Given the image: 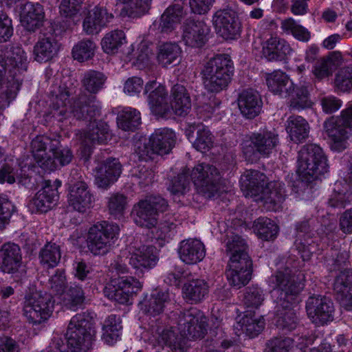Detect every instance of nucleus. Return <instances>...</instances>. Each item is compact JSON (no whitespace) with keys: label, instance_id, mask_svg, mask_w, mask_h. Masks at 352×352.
<instances>
[{"label":"nucleus","instance_id":"nucleus-2","mask_svg":"<svg viewBox=\"0 0 352 352\" xmlns=\"http://www.w3.org/2000/svg\"><path fill=\"white\" fill-rule=\"evenodd\" d=\"M233 71V63L228 55L219 54L210 58L201 72L206 89L212 93L225 89L230 82Z\"/></svg>","mask_w":352,"mask_h":352},{"label":"nucleus","instance_id":"nucleus-14","mask_svg":"<svg viewBox=\"0 0 352 352\" xmlns=\"http://www.w3.org/2000/svg\"><path fill=\"white\" fill-rule=\"evenodd\" d=\"M20 85L17 74L13 72L1 52L0 54V91L5 98L0 99V116L3 110L15 98Z\"/></svg>","mask_w":352,"mask_h":352},{"label":"nucleus","instance_id":"nucleus-30","mask_svg":"<svg viewBox=\"0 0 352 352\" xmlns=\"http://www.w3.org/2000/svg\"><path fill=\"white\" fill-rule=\"evenodd\" d=\"M292 49L289 44L278 36H271L263 46V56L268 60H281L290 55Z\"/></svg>","mask_w":352,"mask_h":352},{"label":"nucleus","instance_id":"nucleus-46","mask_svg":"<svg viewBox=\"0 0 352 352\" xmlns=\"http://www.w3.org/2000/svg\"><path fill=\"white\" fill-rule=\"evenodd\" d=\"M58 144V141L52 140L45 136H36L31 142V151L34 160L38 166L43 168V163L46 161L49 155L45 150L49 147V151L55 149V146Z\"/></svg>","mask_w":352,"mask_h":352},{"label":"nucleus","instance_id":"nucleus-41","mask_svg":"<svg viewBox=\"0 0 352 352\" xmlns=\"http://www.w3.org/2000/svg\"><path fill=\"white\" fill-rule=\"evenodd\" d=\"M111 138L109 126L102 121L94 120L88 126L87 131L85 133V144L89 146L91 144H105Z\"/></svg>","mask_w":352,"mask_h":352},{"label":"nucleus","instance_id":"nucleus-5","mask_svg":"<svg viewBox=\"0 0 352 352\" xmlns=\"http://www.w3.org/2000/svg\"><path fill=\"white\" fill-rule=\"evenodd\" d=\"M324 129L331 138V149L338 152L344 150L352 129V104L341 111L340 116H332L324 122Z\"/></svg>","mask_w":352,"mask_h":352},{"label":"nucleus","instance_id":"nucleus-37","mask_svg":"<svg viewBox=\"0 0 352 352\" xmlns=\"http://www.w3.org/2000/svg\"><path fill=\"white\" fill-rule=\"evenodd\" d=\"M284 184L279 182L267 184L261 192L260 199L268 210H276L285 199Z\"/></svg>","mask_w":352,"mask_h":352},{"label":"nucleus","instance_id":"nucleus-13","mask_svg":"<svg viewBox=\"0 0 352 352\" xmlns=\"http://www.w3.org/2000/svg\"><path fill=\"white\" fill-rule=\"evenodd\" d=\"M207 319L203 312L192 307L179 316L178 327L183 337L192 339L202 338L207 331Z\"/></svg>","mask_w":352,"mask_h":352},{"label":"nucleus","instance_id":"nucleus-7","mask_svg":"<svg viewBox=\"0 0 352 352\" xmlns=\"http://www.w3.org/2000/svg\"><path fill=\"white\" fill-rule=\"evenodd\" d=\"M120 232L119 226L113 223L102 221L89 228L87 237V247L94 255L107 253Z\"/></svg>","mask_w":352,"mask_h":352},{"label":"nucleus","instance_id":"nucleus-12","mask_svg":"<svg viewBox=\"0 0 352 352\" xmlns=\"http://www.w3.org/2000/svg\"><path fill=\"white\" fill-rule=\"evenodd\" d=\"M190 176L197 190L211 197L219 190L220 173L213 165L201 163L190 170Z\"/></svg>","mask_w":352,"mask_h":352},{"label":"nucleus","instance_id":"nucleus-53","mask_svg":"<svg viewBox=\"0 0 352 352\" xmlns=\"http://www.w3.org/2000/svg\"><path fill=\"white\" fill-rule=\"evenodd\" d=\"M117 123L124 131H133L141 124L140 113L135 109L125 107L118 113Z\"/></svg>","mask_w":352,"mask_h":352},{"label":"nucleus","instance_id":"nucleus-23","mask_svg":"<svg viewBox=\"0 0 352 352\" xmlns=\"http://www.w3.org/2000/svg\"><path fill=\"white\" fill-rule=\"evenodd\" d=\"M22 265L20 247L13 243L3 244L0 248V271L6 274L16 273Z\"/></svg>","mask_w":352,"mask_h":352},{"label":"nucleus","instance_id":"nucleus-59","mask_svg":"<svg viewBox=\"0 0 352 352\" xmlns=\"http://www.w3.org/2000/svg\"><path fill=\"white\" fill-rule=\"evenodd\" d=\"M125 42V34L122 30L110 32L104 36L101 45L107 54H114Z\"/></svg>","mask_w":352,"mask_h":352},{"label":"nucleus","instance_id":"nucleus-35","mask_svg":"<svg viewBox=\"0 0 352 352\" xmlns=\"http://www.w3.org/2000/svg\"><path fill=\"white\" fill-rule=\"evenodd\" d=\"M195 131L197 132V138L193 142L195 148L201 153L209 151L213 146L214 137L210 131L201 123H193L189 125L186 131L188 139L191 141V138Z\"/></svg>","mask_w":352,"mask_h":352},{"label":"nucleus","instance_id":"nucleus-57","mask_svg":"<svg viewBox=\"0 0 352 352\" xmlns=\"http://www.w3.org/2000/svg\"><path fill=\"white\" fill-rule=\"evenodd\" d=\"M280 28L284 32L292 34L298 41L307 42L310 39L311 34L308 30L292 17L283 20Z\"/></svg>","mask_w":352,"mask_h":352},{"label":"nucleus","instance_id":"nucleus-38","mask_svg":"<svg viewBox=\"0 0 352 352\" xmlns=\"http://www.w3.org/2000/svg\"><path fill=\"white\" fill-rule=\"evenodd\" d=\"M59 50V44L53 36L40 38L34 46V59L39 62H47L55 57Z\"/></svg>","mask_w":352,"mask_h":352},{"label":"nucleus","instance_id":"nucleus-42","mask_svg":"<svg viewBox=\"0 0 352 352\" xmlns=\"http://www.w3.org/2000/svg\"><path fill=\"white\" fill-rule=\"evenodd\" d=\"M182 50L175 43L167 42L158 46L157 60L164 67L176 65L181 60Z\"/></svg>","mask_w":352,"mask_h":352},{"label":"nucleus","instance_id":"nucleus-63","mask_svg":"<svg viewBox=\"0 0 352 352\" xmlns=\"http://www.w3.org/2000/svg\"><path fill=\"white\" fill-rule=\"evenodd\" d=\"M52 106L54 109L60 110L59 114L66 116L67 112V104L69 103V94L65 87L59 86L52 91Z\"/></svg>","mask_w":352,"mask_h":352},{"label":"nucleus","instance_id":"nucleus-29","mask_svg":"<svg viewBox=\"0 0 352 352\" xmlns=\"http://www.w3.org/2000/svg\"><path fill=\"white\" fill-rule=\"evenodd\" d=\"M69 109L74 116L78 120L89 119L91 120L100 113V107L94 96H79Z\"/></svg>","mask_w":352,"mask_h":352},{"label":"nucleus","instance_id":"nucleus-26","mask_svg":"<svg viewBox=\"0 0 352 352\" xmlns=\"http://www.w3.org/2000/svg\"><path fill=\"white\" fill-rule=\"evenodd\" d=\"M333 290L342 307L346 310H352V270L340 272L336 276Z\"/></svg>","mask_w":352,"mask_h":352},{"label":"nucleus","instance_id":"nucleus-20","mask_svg":"<svg viewBox=\"0 0 352 352\" xmlns=\"http://www.w3.org/2000/svg\"><path fill=\"white\" fill-rule=\"evenodd\" d=\"M53 186L50 181L45 182V186L35 195L30 204V207L34 212H46L52 209L58 199L57 188L60 186L59 180L54 182Z\"/></svg>","mask_w":352,"mask_h":352},{"label":"nucleus","instance_id":"nucleus-32","mask_svg":"<svg viewBox=\"0 0 352 352\" xmlns=\"http://www.w3.org/2000/svg\"><path fill=\"white\" fill-rule=\"evenodd\" d=\"M265 80L269 90L281 98H287L293 89V82L280 70L266 74Z\"/></svg>","mask_w":352,"mask_h":352},{"label":"nucleus","instance_id":"nucleus-51","mask_svg":"<svg viewBox=\"0 0 352 352\" xmlns=\"http://www.w3.org/2000/svg\"><path fill=\"white\" fill-rule=\"evenodd\" d=\"M286 98L289 100V106L296 109L310 107L312 104L308 87L305 85L295 87L293 83V89Z\"/></svg>","mask_w":352,"mask_h":352},{"label":"nucleus","instance_id":"nucleus-17","mask_svg":"<svg viewBox=\"0 0 352 352\" xmlns=\"http://www.w3.org/2000/svg\"><path fill=\"white\" fill-rule=\"evenodd\" d=\"M142 283L133 277H120L116 285L107 287L105 291L107 297L120 304L127 303L131 297L140 292Z\"/></svg>","mask_w":352,"mask_h":352},{"label":"nucleus","instance_id":"nucleus-15","mask_svg":"<svg viewBox=\"0 0 352 352\" xmlns=\"http://www.w3.org/2000/svg\"><path fill=\"white\" fill-rule=\"evenodd\" d=\"M306 311L308 318L316 326H324L334 320L333 302L324 296H310L306 302Z\"/></svg>","mask_w":352,"mask_h":352},{"label":"nucleus","instance_id":"nucleus-36","mask_svg":"<svg viewBox=\"0 0 352 352\" xmlns=\"http://www.w3.org/2000/svg\"><path fill=\"white\" fill-rule=\"evenodd\" d=\"M315 220L310 219L309 220L302 221L296 226L297 239L296 240V245L299 253L301 254L302 258L308 260L310 258L312 252L314 250V246L307 241L306 237H309L311 229L314 226Z\"/></svg>","mask_w":352,"mask_h":352},{"label":"nucleus","instance_id":"nucleus-33","mask_svg":"<svg viewBox=\"0 0 352 352\" xmlns=\"http://www.w3.org/2000/svg\"><path fill=\"white\" fill-rule=\"evenodd\" d=\"M43 20L44 11L41 5L27 3L23 6L21 22L27 30L34 32L43 25Z\"/></svg>","mask_w":352,"mask_h":352},{"label":"nucleus","instance_id":"nucleus-11","mask_svg":"<svg viewBox=\"0 0 352 352\" xmlns=\"http://www.w3.org/2000/svg\"><path fill=\"white\" fill-rule=\"evenodd\" d=\"M175 143V134L168 129H159L151 135L147 143L138 146L136 152L143 160L153 158L154 154H168Z\"/></svg>","mask_w":352,"mask_h":352},{"label":"nucleus","instance_id":"nucleus-9","mask_svg":"<svg viewBox=\"0 0 352 352\" xmlns=\"http://www.w3.org/2000/svg\"><path fill=\"white\" fill-rule=\"evenodd\" d=\"M278 144L276 133L270 131L253 133L249 140L242 144V151L245 158L253 161L259 156L267 157Z\"/></svg>","mask_w":352,"mask_h":352},{"label":"nucleus","instance_id":"nucleus-8","mask_svg":"<svg viewBox=\"0 0 352 352\" xmlns=\"http://www.w3.org/2000/svg\"><path fill=\"white\" fill-rule=\"evenodd\" d=\"M88 178L78 169L71 171L69 177L68 201L73 208L79 212H85L92 207L94 197L91 193Z\"/></svg>","mask_w":352,"mask_h":352},{"label":"nucleus","instance_id":"nucleus-55","mask_svg":"<svg viewBox=\"0 0 352 352\" xmlns=\"http://www.w3.org/2000/svg\"><path fill=\"white\" fill-rule=\"evenodd\" d=\"M2 53L14 72L17 73L20 69H26L27 56L21 47H11Z\"/></svg>","mask_w":352,"mask_h":352},{"label":"nucleus","instance_id":"nucleus-10","mask_svg":"<svg viewBox=\"0 0 352 352\" xmlns=\"http://www.w3.org/2000/svg\"><path fill=\"white\" fill-rule=\"evenodd\" d=\"M150 331L148 341L154 347L164 350V346H167L172 352H185L184 338L176 328L156 320L155 324H151Z\"/></svg>","mask_w":352,"mask_h":352},{"label":"nucleus","instance_id":"nucleus-3","mask_svg":"<svg viewBox=\"0 0 352 352\" xmlns=\"http://www.w3.org/2000/svg\"><path fill=\"white\" fill-rule=\"evenodd\" d=\"M305 275L289 267L278 270L269 279L275 302L295 300L304 287Z\"/></svg>","mask_w":352,"mask_h":352},{"label":"nucleus","instance_id":"nucleus-47","mask_svg":"<svg viewBox=\"0 0 352 352\" xmlns=\"http://www.w3.org/2000/svg\"><path fill=\"white\" fill-rule=\"evenodd\" d=\"M168 300V293L156 292L140 302V309L150 316H158L164 311V305Z\"/></svg>","mask_w":352,"mask_h":352},{"label":"nucleus","instance_id":"nucleus-61","mask_svg":"<svg viewBox=\"0 0 352 352\" xmlns=\"http://www.w3.org/2000/svg\"><path fill=\"white\" fill-rule=\"evenodd\" d=\"M85 300L84 293L78 286L71 287L63 294V306L69 310L76 311L81 307Z\"/></svg>","mask_w":352,"mask_h":352},{"label":"nucleus","instance_id":"nucleus-64","mask_svg":"<svg viewBox=\"0 0 352 352\" xmlns=\"http://www.w3.org/2000/svg\"><path fill=\"white\" fill-rule=\"evenodd\" d=\"M190 169L184 168L177 177L171 180L168 190L174 195H183L188 190L190 184Z\"/></svg>","mask_w":352,"mask_h":352},{"label":"nucleus","instance_id":"nucleus-27","mask_svg":"<svg viewBox=\"0 0 352 352\" xmlns=\"http://www.w3.org/2000/svg\"><path fill=\"white\" fill-rule=\"evenodd\" d=\"M178 253L184 263L194 265L204 259L206 256V248L200 240L188 239L180 243Z\"/></svg>","mask_w":352,"mask_h":352},{"label":"nucleus","instance_id":"nucleus-28","mask_svg":"<svg viewBox=\"0 0 352 352\" xmlns=\"http://www.w3.org/2000/svg\"><path fill=\"white\" fill-rule=\"evenodd\" d=\"M238 105L241 114L248 119H252L260 113L262 100L256 91L246 89L239 94Z\"/></svg>","mask_w":352,"mask_h":352},{"label":"nucleus","instance_id":"nucleus-43","mask_svg":"<svg viewBox=\"0 0 352 352\" xmlns=\"http://www.w3.org/2000/svg\"><path fill=\"white\" fill-rule=\"evenodd\" d=\"M185 300L190 303L201 302L208 293V285L203 279H193L185 283L182 289Z\"/></svg>","mask_w":352,"mask_h":352},{"label":"nucleus","instance_id":"nucleus-18","mask_svg":"<svg viewBox=\"0 0 352 352\" xmlns=\"http://www.w3.org/2000/svg\"><path fill=\"white\" fill-rule=\"evenodd\" d=\"M145 93H149L148 104L151 111L156 116H166L171 112V106L168 102V92L164 86L157 85L154 80L147 82Z\"/></svg>","mask_w":352,"mask_h":352},{"label":"nucleus","instance_id":"nucleus-4","mask_svg":"<svg viewBox=\"0 0 352 352\" xmlns=\"http://www.w3.org/2000/svg\"><path fill=\"white\" fill-rule=\"evenodd\" d=\"M327 159L316 144H307L298 152V173L308 182L317 179L328 171Z\"/></svg>","mask_w":352,"mask_h":352},{"label":"nucleus","instance_id":"nucleus-44","mask_svg":"<svg viewBox=\"0 0 352 352\" xmlns=\"http://www.w3.org/2000/svg\"><path fill=\"white\" fill-rule=\"evenodd\" d=\"M52 155H49L47 159L43 163V169L54 170L60 166L69 164L73 158V155L68 148H60V142L55 146V149L51 150Z\"/></svg>","mask_w":352,"mask_h":352},{"label":"nucleus","instance_id":"nucleus-45","mask_svg":"<svg viewBox=\"0 0 352 352\" xmlns=\"http://www.w3.org/2000/svg\"><path fill=\"white\" fill-rule=\"evenodd\" d=\"M286 129L292 141L299 143L309 136V125L300 116H290L287 120Z\"/></svg>","mask_w":352,"mask_h":352},{"label":"nucleus","instance_id":"nucleus-21","mask_svg":"<svg viewBox=\"0 0 352 352\" xmlns=\"http://www.w3.org/2000/svg\"><path fill=\"white\" fill-rule=\"evenodd\" d=\"M210 32V28L203 21L187 19L183 25L182 38L186 45L200 47L203 46Z\"/></svg>","mask_w":352,"mask_h":352},{"label":"nucleus","instance_id":"nucleus-34","mask_svg":"<svg viewBox=\"0 0 352 352\" xmlns=\"http://www.w3.org/2000/svg\"><path fill=\"white\" fill-rule=\"evenodd\" d=\"M171 111L177 116L186 115L191 109V98L186 87L177 83L170 90Z\"/></svg>","mask_w":352,"mask_h":352},{"label":"nucleus","instance_id":"nucleus-31","mask_svg":"<svg viewBox=\"0 0 352 352\" xmlns=\"http://www.w3.org/2000/svg\"><path fill=\"white\" fill-rule=\"evenodd\" d=\"M113 17L105 8L95 7L85 18L83 30L87 34H98Z\"/></svg>","mask_w":352,"mask_h":352},{"label":"nucleus","instance_id":"nucleus-54","mask_svg":"<svg viewBox=\"0 0 352 352\" xmlns=\"http://www.w3.org/2000/svg\"><path fill=\"white\" fill-rule=\"evenodd\" d=\"M38 258L42 265L54 267L61 258L60 247L55 243H47L39 252Z\"/></svg>","mask_w":352,"mask_h":352},{"label":"nucleus","instance_id":"nucleus-60","mask_svg":"<svg viewBox=\"0 0 352 352\" xmlns=\"http://www.w3.org/2000/svg\"><path fill=\"white\" fill-rule=\"evenodd\" d=\"M106 81L105 76L97 71L87 72L82 80L83 87L91 94H96L102 89Z\"/></svg>","mask_w":352,"mask_h":352},{"label":"nucleus","instance_id":"nucleus-39","mask_svg":"<svg viewBox=\"0 0 352 352\" xmlns=\"http://www.w3.org/2000/svg\"><path fill=\"white\" fill-rule=\"evenodd\" d=\"M341 60L342 56L340 52H332L329 56L317 60L313 67V74L318 80L328 78L341 64Z\"/></svg>","mask_w":352,"mask_h":352},{"label":"nucleus","instance_id":"nucleus-16","mask_svg":"<svg viewBox=\"0 0 352 352\" xmlns=\"http://www.w3.org/2000/svg\"><path fill=\"white\" fill-rule=\"evenodd\" d=\"M212 22L217 34L225 40H235L241 35V25L232 10H218L213 16Z\"/></svg>","mask_w":352,"mask_h":352},{"label":"nucleus","instance_id":"nucleus-22","mask_svg":"<svg viewBox=\"0 0 352 352\" xmlns=\"http://www.w3.org/2000/svg\"><path fill=\"white\" fill-rule=\"evenodd\" d=\"M252 261H245L232 258L229 261L226 277L229 284L237 289L246 285L252 278Z\"/></svg>","mask_w":352,"mask_h":352},{"label":"nucleus","instance_id":"nucleus-56","mask_svg":"<svg viewBox=\"0 0 352 352\" xmlns=\"http://www.w3.org/2000/svg\"><path fill=\"white\" fill-rule=\"evenodd\" d=\"M254 227L257 236L265 241L274 239L278 231L277 225L267 217L258 218L255 221Z\"/></svg>","mask_w":352,"mask_h":352},{"label":"nucleus","instance_id":"nucleus-25","mask_svg":"<svg viewBox=\"0 0 352 352\" xmlns=\"http://www.w3.org/2000/svg\"><path fill=\"white\" fill-rule=\"evenodd\" d=\"M121 174L118 160L109 158L96 167V182L99 188H107L113 184Z\"/></svg>","mask_w":352,"mask_h":352},{"label":"nucleus","instance_id":"nucleus-40","mask_svg":"<svg viewBox=\"0 0 352 352\" xmlns=\"http://www.w3.org/2000/svg\"><path fill=\"white\" fill-rule=\"evenodd\" d=\"M265 327L264 318L255 314H249L243 316L234 326L238 335L245 334L253 338L260 333Z\"/></svg>","mask_w":352,"mask_h":352},{"label":"nucleus","instance_id":"nucleus-58","mask_svg":"<svg viewBox=\"0 0 352 352\" xmlns=\"http://www.w3.org/2000/svg\"><path fill=\"white\" fill-rule=\"evenodd\" d=\"M123 3L120 14L123 16L135 17L145 13L151 0H118Z\"/></svg>","mask_w":352,"mask_h":352},{"label":"nucleus","instance_id":"nucleus-62","mask_svg":"<svg viewBox=\"0 0 352 352\" xmlns=\"http://www.w3.org/2000/svg\"><path fill=\"white\" fill-rule=\"evenodd\" d=\"M96 49V43L89 39H84L76 44L72 49V56L75 60L83 62L91 58Z\"/></svg>","mask_w":352,"mask_h":352},{"label":"nucleus","instance_id":"nucleus-48","mask_svg":"<svg viewBox=\"0 0 352 352\" xmlns=\"http://www.w3.org/2000/svg\"><path fill=\"white\" fill-rule=\"evenodd\" d=\"M226 252L230 255L229 261L232 258L245 261H252L248 252V246L244 239L238 234H232L228 237L226 244Z\"/></svg>","mask_w":352,"mask_h":352},{"label":"nucleus","instance_id":"nucleus-24","mask_svg":"<svg viewBox=\"0 0 352 352\" xmlns=\"http://www.w3.org/2000/svg\"><path fill=\"white\" fill-rule=\"evenodd\" d=\"M276 326L285 331H292L298 324L297 310L294 306V300L275 302Z\"/></svg>","mask_w":352,"mask_h":352},{"label":"nucleus","instance_id":"nucleus-1","mask_svg":"<svg viewBox=\"0 0 352 352\" xmlns=\"http://www.w3.org/2000/svg\"><path fill=\"white\" fill-rule=\"evenodd\" d=\"M166 201L161 197H148L133 206L131 215L135 223L140 227L151 229L152 238L165 241L170 238L176 225L164 220L157 223L159 212L166 210Z\"/></svg>","mask_w":352,"mask_h":352},{"label":"nucleus","instance_id":"nucleus-50","mask_svg":"<svg viewBox=\"0 0 352 352\" xmlns=\"http://www.w3.org/2000/svg\"><path fill=\"white\" fill-rule=\"evenodd\" d=\"M265 175L258 170L247 171L241 178V188L252 195H259L264 188Z\"/></svg>","mask_w":352,"mask_h":352},{"label":"nucleus","instance_id":"nucleus-19","mask_svg":"<svg viewBox=\"0 0 352 352\" xmlns=\"http://www.w3.org/2000/svg\"><path fill=\"white\" fill-rule=\"evenodd\" d=\"M128 253L129 263L140 272L153 268L158 261L156 249L151 245L130 247Z\"/></svg>","mask_w":352,"mask_h":352},{"label":"nucleus","instance_id":"nucleus-49","mask_svg":"<svg viewBox=\"0 0 352 352\" xmlns=\"http://www.w3.org/2000/svg\"><path fill=\"white\" fill-rule=\"evenodd\" d=\"M184 15L182 5L175 4L170 6L162 15L159 28L163 32H171L180 23Z\"/></svg>","mask_w":352,"mask_h":352},{"label":"nucleus","instance_id":"nucleus-52","mask_svg":"<svg viewBox=\"0 0 352 352\" xmlns=\"http://www.w3.org/2000/svg\"><path fill=\"white\" fill-rule=\"evenodd\" d=\"M121 320L116 315L109 316L102 326V340L107 344L112 345L120 338L122 326Z\"/></svg>","mask_w":352,"mask_h":352},{"label":"nucleus","instance_id":"nucleus-6","mask_svg":"<svg viewBox=\"0 0 352 352\" xmlns=\"http://www.w3.org/2000/svg\"><path fill=\"white\" fill-rule=\"evenodd\" d=\"M54 303L51 294L42 292H32L25 298L23 315L30 323L41 324L52 315Z\"/></svg>","mask_w":352,"mask_h":352}]
</instances>
